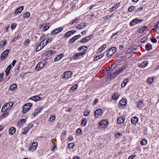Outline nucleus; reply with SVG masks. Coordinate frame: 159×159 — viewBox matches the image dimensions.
Segmentation results:
<instances>
[{"label":"nucleus","mask_w":159,"mask_h":159,"mask_svg":"<svg viewBox=\"0 0 159 159\" xmlns=\"http://www.w3.org/2000/svg\"><path fill=\"white\" fill-rule=\"evenodd\" d=\"M116 48L115 47H113L110 48L106 53L107 56L110 57L112 55L116 52Z\"/></svg>","instance_id":"obj_1"},{"label":"nucleus","mask_w":159,"mask_h":159,"mask_svg":"<svg viewBox=\"0 0 159 159\" xmlns=\"http://www.w3.org/2000/svg\"><path fill=\"white\" fill-rule=\"evenodd\" d=\"M72 74V72L71 71H69L65 72L62 75V78L67 80L71 77Z\"/></svg>","instance_id":"obj_2"},{"label":"nucleus","mask_w":159,"mask_h":159,"mask_svg":"<svg viewBox=\"0 0 159 159\" xmlns=\"http://www.w3.org/2000/svg\"><path fill=\"white\" fill-rule=\"evenodd\" d=\"M32 104L31 103L28 104H25L23 106L22 109V113L25 114L26 113V111H29L30 108Z\"/></svg>","instance_id":"obj_3"},{"label":"nucleus","mask_w":159,"mask_h":159,"mask_svg":"<svg viewBox=\"0 0 159 159\" xmlns=\"http://www.w3.org/2000/svg\"><path fill=\"white\" fill-rule=\"evenodd\" d=\"M38 143L37 142H33L29 147V150L30 151H34L36 149Z\"/></svg>","instance_id":"obj_4"},{"label":"nucleus","mask_w":159,"mask_h":159,"mask_svg":"<svg viewBox=\"0 0 159 159\" xmlns=\"http://www.w3.org/2000/svg\"><path fill=\"white\" fill-rule=\"evenodd\" d=\"M86 52V51H84L82 52H78L75 54L73 57V59H78L80 58L81 56L85 55Z\"/></svg>","instance_id":"obj_5"},{"label":"nucleus","mask_w":159,"mask_h":159,"mask_svg":"<svg viewBox=\"0 0 159 159\" xmlns=\"http://www.w3.org/2000/svg\"><path fill=\"white\" fill-rule=\"evenodd\" d=\"M9 51L10 50L9 49H7L1 55L0 60H3L7 56Z\"/></svg>","instance_id":"obj_6"},{"label":"nucleus","mask_w":159,"mask_h":159,"mask_svg":"<svg viewBox=\"0 0 159 159\" xmlns=\"http://www.w3.org/2000/svg\"><path fill=\"white\" fill-rule=\"evenodd\" d=\"M108 125V123L107 121L104 120L100 121L98 125L99 128H103L107 127Z\"/></svg>","instance_id":"obj_7"},{"label":"nucleus","mask_w":159,"mask_h":159,"mask_svg":"<svg viewBox=\"0 0 159 159\" xmlns=\"http://www.w3.org/2000/svg\"><path fill=\"white\" fill-rule=\"evenodd\" d=\"M45 63H43L42 61L39 62L36 65L35 67V69L36 70H39L42 69L44 66Z\"/></svg>","instance_id":"obj_8"},{"label":"nucleus","mask_w":159,"mask_h":159,"mask_svg":"<svg viewBox=\"0 0 159 159\" xmlns=\"http://www.w3.org/2000/svg\"><path fill=\"white\" fill-rule=\"evenodd\" d=\"M56 52L54 50H50L45 52V55L46 56L49 57L55 53Z\"/></svg>","instance_id":"obj_9"},{"label":"nucleus","mask_w":159,"mask_h":159,"mask_svg":"<svg viewBox=\"0 0 159 159\" xmlns=\"http://www.w3.org/2000/svg\"><path fill=\"white\" fill-rule=\"evenodd\" d=\"M92 35L85 37L82 39L80 41L81 43H85L89 40L92 37Z\"/></svg>","instance_id":"obj_10"},{"label":"nucleus","mask_w":159,"mask_h":159,"mask_svg":"<svg viewBox=\"0 0 159 159\" xmlns=\"http://www.w3.org/2000/svg\"><path fill=\"white\" fill-rule=\"evenodd\" d=\"M102 110L101 109H98L96 110L94 112V116L96 117H98L102 114Z\"/></svg>","instance_id":"obj_11"},{"label":"nucleus","mask_w":159,"mask_h":159,"mask_svg":"<svg viewBox=\"0 0 159 159\" xmlns=\"http://www.w3.org/2000/svg\"><path fill=\"white\" fill-rule=\"evenodd\" d=\"M76 32L75 30H72L67 32L65 34V37L68 38L72 35L74 34Z\"/></svg>","instance_id":"obj_12"},{"label":"nucleus","mask_w":159,"mask_h":159,"mask_svg":"<svg viewBox=\"0 0 159 159\" xmlns=\"http://www.w3.org/2000/svg\"><path fill=\"white\" fill-rule=\"evenodd\" d=\"M127 100L126 99H122L120 102L119 104L122 107H124L126 105Z\"/></svg>","instance_id":"obj_13"},{"label":"nucleus","mask_w":159,"mask_h":159,"mask_svg":"<svg viewBox=\"0 0 159 159\" xmlns=\"http://www.w3.org/2000/svg\"><path fill=\"white\" fill-rule=\"evenodd\" d=\"M138 121V118L137 117H132L131 120V123L134 125L137 123Z\"/></svg>","instance_id":"obj_14"},{"label":"nucleus","mask_w":159,"mask_h":159,"mask_svg":"<svg viewBox=\"0 0 159 159\" xmlns=\"http://www.w3.org/2000/svg\"><path fill=\"white\" fill-rule=\"evenodd\" d=\"M30 99L34 101L35 102L38 101L39 100H40L41 98L39 97L38 95L31 97L30 98Z\"/></svg>","instance_id":"obj_15"},{"label":"nucleus","mask_w":159,"mask_h":159,"mask_svg":"<svg viewBox=\"0 0 159 159\" xmlns=\"http://www.w3.org/2000/svg\"><path fill=\"white\" fill-rule=\"evenodd\" d=\"M148 63V61H145L139 65V66L141 68H143L147 65Z\"/></svg>","instance_id":"obj_16"},{"label":"nucleus","mask_w":159,"mask_h":159,"mask_svg":"<svg viewBox=\"0 0 159 159\" xmlns=\"http://www.w3.org/2000/svg\"><path fill=\"white\" fill-rule=\"evenodd\" d=\"M23 7L24 6H20L19 7V8H17L15 11V14H19L21 13V12L22 11L23 9Z\"/></svg>","instance_id":"obj_17"},{"label":"nucleus","mask_w":159,"mask_h":159,"mask_svg":"<svg viewBox=\"0 0 159 159\" xmlns=\"http://www.w3.org/2000/svg\"><path fill=\"white\" fill-rule=\"evenodd\" d=\"M86 25V24L85 23H82L76 26V28L78 29H81L83 28Z\"/></svg>","instance_id":"obj_18"},{"label":"nucleus","mask_w":159,"mask_h":159,"mask_svg":"<svg viewBox=\"0 0 159 159\" xmlns=\"http://www.w3.org/2000/svg\"><path fill=\"white\" fill-rule=\"evenodd\" d=\"M16 131V129L14 127H11L9 130V134L13 135L15 133Z\"/></svg>","instance_id":"obj_19"},{"label":"nucleus","mask_w":159,"mask_h":159,"mask_svg":"<svg viewBox=\"0 0 159 159\" xmlns=\"http://www.w3.org/2000/svg\"><path fill=\"white\" fill-rule=\"evenodd\" d=\"M120 96V94H119L118 93H115L112 94V98L114 100H116Z\"/></svg>","instance_id":"obj_20"},{"label":"nucleus","mask_w":159,"mask_h":159,"mask_svg":"<svg viewBox=\"0 0 159 159\" xmlns=\"http://www.w3.org/2000/svg\"><path fill=\"white\" fill-rule=\"evenodd\" d=\"M26 122V120L25 119H22L18 122V125H19L20 127H21L23 126L24 123Z\"/></svg>","instance_id":"obj_21"},{"label":"nucleus","mask_w":159,"mask_h":159,"mask_svg":"<svg viewBox=\"0 0 159 159\" xmlns=\"http://www.w3.org/2000/svg\"><path fill=\"white\" fill-rule=\"evenodd\" d=\"M125 121V118L121 117L118 118L117 120V122L118 124H121L123 123Z\"/></svg>","instance_id":"obj_22"},{"label":"nucleus","mask_w":159,"mask_h":159,"mask_svg":"<svg viewBox=\"0 0 159 159\" xmlns=\"http://www.w3.org/2000/svg\"><path fill=\"white\" fill-rule=\"evenodd\" d=\"M11 65H10L7 67V68L5 71L6 76L8 75H9V72H10V69H11Z\"/></svg>","instance_id":"obj_23"},{"label":"nucleus","mask_w":159,"mask_h":159,"mask_svg":"<svg viewBox=\"0 0 159 159\" xmlns=\"http://www.w3.org/2000/svg\"><path fill=\"white\" fill-rule=\"evenodd\" d=\"M119 4L120 3H116V5H115L114 6H113L110 9V12H112L114 10H115L116 8H117L119 7Z\"/></svg>","instance_id":"obj_24"},{"label":"nucleus","mask_w":159,"mask_h":159,"mask_svg":"<svg viewBox=\"0 0 159 159\" xmlns=\"http://www.w3.org/2000/svg\"><path fill=\"white\" fill-rule=\"evenodd\" d=\"M128 82V78L124 79L121 84L122 87H125Z\"/></svg>","instance_id":"obj_25"},{"label":"nucleus","mask_w":159,"mask_h":159,"mask_svg":"<svg viewBox=\"0 0 159 159\" xmlns=\"http://www.w3.org/2000/svg\"><path fill=\"white\" fill-rule=\"evenodd\" d=\"M136 49H131V48H129L125 52V53L129 54L130 53H133L134 52V51Z\"/></svg>","instance_id":"obj_26"},{"label":"nucleus","mask_w":159,"mask_h":159,"mask_svg":"<svg viewBox=\"0 0 159 159\" xmlns=\"http://www.w3.org/2000/svg\"><path fill=\"white\" fill-rule=\"evenodd\" d=\"M14 104V102H10L5 104L7 105V107H8V110L9 108H11Z\"/></svg>","instance_id":"obj_27"},{"label":"nucleus","mask_w":159,"mask_h":159,"mask_svg":"<svg viewBox=\"0 0 159 159\" xmlns=\"http://www.w3.org/2000/svg\"><path fill=\"white\" fill-rule=\"evenodd\" d=\"M143 101L140 100L139 101L137 102V107L140 108L142 107L143 105Z\"/></svg>","instance_id":"obj_28"},{"label":"nucleus","mask_w":159,"mask_h":159,"mask_svg":"<svg viewBox=\"0 0 159 159\" xmlns=\"http://www.w3.org/2000/svg\"><path fill=\"white\" fill-rule=\"evenodd\" d=\"M145 30V27H143L142 28H139L138 29L137 31L138 33H143Z\"/></svg>","instance_id":"obj_29"},{"label":"nucleus","mask_w":159,"mask_h":159,"mask_svg":"<svg viewBox=\"0 0 159 159\" xmlns=\"http://www.w3.org/2000/svg\"><path fill=\"white\" fill-rule=\"evenodd\" d=\"M17 85L15 84H13L10 87L9 89L11 91H13L17 88Z\"/></svg>","instance_id":"obj_30"},{"label":"nucleus","mask_w":159,"mask_h":159,"mask_svg":"<svg viewBox=\"0 0 159 159\" xmlns=\"http://www.w3.org/2000/svg\"><path fill=\"white\" fill-rule=\"evenodd\" d=\"M63 54H60L57 55V57H59V59H58V57H56L54 59V61H57L60 60L61 58L63 57Z\"/></svg>","instance_id":"obj_31"},{"label":"nucleus","mask_w":159,"mask_h":159,"mask_svg":"<svg viewBox=\"0 0 159 159\" xmlns=\"http://www.w3.org/2000/svg\"><path fill=\"white\" fill-rule=\"evenodd\" d=\"M146 49L147 51H149L152 48L151 45L149 43H148L145 46Z\"/></svg>","instance_id":"obj_32"},{"label":"nucleus","mask_w":159,"mask_h":159,"mask_svg":"<svg viewBox=\"0 0 159 159\" xmlns=\"http://www.w3.org/2000/svg\"><path fill=\"white\" fill-rule=\"evenodd\" d=\"M87 120L84 118L82 120L81 122V125L82 126H85L86 125Z\"/></svg>","instance_id":"obj_33"},{"label":"nucleus","mask_w":159,"mask_h":159,"mask_svg":"<svg viewBox=\"0 0 159 159\" xmlns=\"http://www.w3.org/2000/svg\"><path fill=\"white\" fill-rule=\"evenodd\" d=\"M81 36V35L80 34H79L78 35H77L74 36L72 38L71 40H73V41L71 42L72 43H73L76 40L78 39V38H80Z\"/></svg>","instance_id":"obj_34"},{"label":"nucleus","mask_w":159,"mask_h":159,"mask_svg":"<svg viewBox=\"0 0 159 159\" xmlns=\"http://www.w3.org/2000/svg\"><path fill=\"white\" fill-rule=\"evenodd\" d=\"M55 119V114L51 115L49 119V121L50 122H52Z\"/></svg>","instance_id":"obj_35"},{"label":"nucleus","mask_w":159,"mask_h":159,"mask_svg":"<svg viewBox=\"0 0 159 159\" xmlns=\"http://www.w3.org/2000/svg\"><path fill=\"white\" fill-rule=\"evenodd\" d=\"M50 39L49 38H47L44 40H43V41H42L41 42V43L42 42H44V41H45V44L44 46H42V48H43L47 43H50L51 42H50Z\"/></svg>","instance_id":"obj_36"},{"label":"nucleus","mask_w":159,"mask_h":159,"mask_svg":"<svg viewBox=\"0 0 159 159\" xmlns=\"http://www.w3.org/2000/svg\"><path fill=\"white\" fill-rule=\"evenodd\" d=\"M7 105H4L2 107L1 111L2 112H4L7 110H8V107H7Z\"/></svg>","instance_id":"obj_37"},{"label":"nucleus","mask_w":159,"mask_h":159,"mask_svg":"<svg viewBox=\"0 0 159 159\" xmlns=\"http://www.w3.org/2000/svg\"><path fill=\"white\" fill-rule=\"evenodd\" d=\"M147 143V141L146 139H143L140 142V144L142 145H145Z\"/></svg>","instance_id":"obj_38"},{"label":"nucleus","mask_w":159,"mask_h":159,"mask_svg":"<svg viewBox=\"0 0 159 159\" xmlns=\"http://www.w3.org/2000/svg\"><path fill=\"white\" fill-rule=\"evenodd\" d=\"M30 16V14L29 12H26L24 14L23 17L25 18H27Z\"/></svg>","instance_id":"obj_39"},{"label":"nucleus","mask_w":159,"mask_h":159,"mask_svg":"<svg viewBox=\"0 0 159 159\" xmlns=\"http://www.w3.org/2000/svg\"><path fill=\"white\" fill-rule=\"evenodd\" d=\"M137 19H134L132 20L130 23L129 25L130 26H133L137 24V22L136 21Z\"/></svg>","instance_id":"obj_40"},{"label":"nucleus","mask_w":159,"mask_h":159,"mask_svg":"<svg viewBox=\"0 0 159 159\" xmlns=\"http://www.w3.org/2000/svg\"><path fill=\"white\" fill-rule=\"evenodd\" d=\"M78 87V85L77 84H75L70 89V90L72 91H75L77 88Z\"/></svg>","instance_id":"obj_41"},{"label":"nucleus","mask_w":159,"mask_h":159,"mask_svg":"<svg viewBox=\"0 0 159 159\" xmlns=\"http://www.w3.org/2000/svg\"><path fill=\"white\" fill-rule=\"evenodd\" d=\"M156 32L157 34H159V21L157 22L156 28Z\"/></svg>","instance_id":"obj_42"},{"label":"nucleus","mask_w":159,"mask_h":159,"mask_svg":"<svg viewBox=\"0 0 159 159\" xmlns=\"http://www.w3.org/2000/svg\"><path fill=\"white\" fill-rule=\"evenodd\" d=\"M58 33H59L58 31H57V30L56 29L54 30H52L51 31V34L52 35H56Z\"/></svg>","instance_id":"obj_43"},{"label":"nucleus","mask_w":159,"mask_h":159,"mask_svg":"<svg viewBox=\"0 0 159 159\" xmlns=\"http://www.w3.org/2000/svg\"><path fill=\"white\" fill-rule=\"evenodd\" d=\"M42 43L41 42L39 45L37 46L36 49V51L37 52H38L41 49H42L43 48H42V47H41V46Z\"/></svg>","instance_id":"obj_44"},{"label":"nucleus","mask_w":159,"mask_h":159,"mask_svg":"<svg viewBox=\"0 0 159 159\" xmlns=\"http://www.w3.org/2000/svg\"><path fill=\"white\" fill-rule=\"evenodd\" d=\"M110 75V77L111 79L114 78L117 75V74L114 72L113 73L111 74Z\"/></svg>","instance_id":"obj_45"},{"label":"nucleus","mask_w":159,"mask_h":159,"mask_svg":"<svg viewBox=\"0 0 159 159\" xmlns=\"http://www.w3.org/2000/svg\"><path fill=\"white\" fill-rule=\"evenodd\" d=\"M82 130L80 128L77 129L76 131V134L77 135H79L81 134Z\"/></svg>","instance_id":"obj_46"},{"label":"nucleus","mask_w":159,"mask_h":159,"mask_svg":"<svg viewBox=\"0 0 159 159\" xmlns=\"http://www.w3.org/2000/svg\"><path fill=\"white\" fill-rule=\"evenodd\" d=\"M23 130V131H22V134L23 135L26 134L29 131V130L26 127Z\"/></svg>","instance_id":"obj_47"},{"label":"nucleus","mask_w":159,"mask_h":159,"mask_svg":"<svg viewBox=\"0 0 159 159\" xmlns=\"http://www.w3.org/2000/svg\"><path fill=\"white\" fill-rule=\"evenodd\" d=\"M135 9V7L134 6H131L129 7V8L128 10L129 12H131L134 10Z\"/></svg>","instance_id":"obj_48"},{"label":"nucleus","mask_w":159,"mask_h":159,"mask_svg":"<svg viewBox=\"0 0 159 159\" xmlns=\"http://www.w3.org/2000/svg\"><path fill=\"white\" fill-rule=\"evenodd\" d=\"M106 46L105 45L102 46L100 48L98 49V50L100 52L102 51L104 49L106 48Z\"/></svg>","instance_id":"obj_49"},{"label":"nucleus","mask_w":159,"mask_h":159,"mask_svg":"<svg viewBox=\"0 0 159 159\" xmlns=\"http://www.w3.org/2000/svg\"><path fill=\"white\" fill-rule=\"evenodd\" d=\"M90 114V111H85L83 113L84 116H87Z\"/></svg>","instance_id":"obj_50"},{"label":"nucleus","mask_w":159,"mask_h":159,"mask_svg":"<svg viewBox=\"0 0 159 159\" xmlns=\"http://www.w3.org/2000/svg\"><path fill=\"white\" fill-rule=\"evenodd\" d=\"M84 48H86V49H84V51H85L87 50L88 48L87 46H81L78 49V51H81L82 49H84Z\"/></svg>","instance_id":"obj_51"},{"label":"nucleus","mask_w":159,"mask_h":159,"mask_svg":"<svg viewBox=\"0 0 159 159\" xmlns=\"http://www.w3.org/2000/svg\"><path fill=\"white\" fill-rule=\"evenodd\" d=\"M30 40L29 39H27L25 40V41L24 42L23 44L25 45H28L30 43Z\"/></svg>","instance_id":"obj_52"},{"label":"nucleus","mask_w":159,"mask_h":159,"mask_svg":"<svg viewBox=\"0 0 159 159\" xmlns=\"http://www.w3.org/2000/svg\"><path fill=\"white\" fill-rule=\"evenodd\" d=\"M16 23H13L11 25V29L13 30H14L16 27Z\"/></svg>","instance_id":"obj_53"},{"label":"nucleus","mask_w":159,"mask_h":159,"mask_svg":"<svg viewBox=\"0 0 159 159\" xmlns=\"http://www.w3.org/2000/svg\"><path fill=\"white\" fill-rule=\"evenodd\" d=\"M153 79L150 78H148L147 80V82L149 84H152L153 82Z\"/></svg>","instance_id":"obj_54"},{"label":"nucleus","mask_w":159,"mask_h":159,"mask_svg":"<svg viewBox=\"0 0 159 159\" xmlns=\"http://www.w3.org/2000/svg\"><path fill=\"white\" fill-rule=\"evenodd\" d=\"M43 108L42 107H38V108H37L36 110V114H38L40 112Z\"/></svg>","instance_id":"obj_55"},{"label":"nucleus","mask_w":159,"mask_h":159,"mask_svg":"<svg viewBox=\"0 0 159 159\" xmlns=\"http://www.w3.org/2000/svg\"><path fill=\"white\" fill-rule=\"evenodd\" d=\"M68 145L69 147L73 148L74 146V144L73 143H71L68 144Z\"/></svg>","instance_id":"obj_56"},{"label":"nucleus","mask_w":159,"mask_h":159,"mask_svg":"<svg viewBox=\"0 0 159 159\" xmlns=\"http://www.w3.org/2000/svg\"><path fill=\"white\" fill-rule=\"evenodd\" d=\"M8 115V112H5L1 116V117L2 118H4V117H7Z\"/></svg>","instance_id":"obj_57"},{"label":"nucleus","mask_w":159,"mask_h":159,"mask_svg":"<svg viewBox=\"0 0 159 159\" xmlns=\"http://www.w3.org/2000/svg\"><path fill=\"white\" fill-rule=\"evenodd\" d=\"M49 26H44L43 29V31H45L49 28Z\"/></svg>","instance_id":"obj_58"},{"label":"nucleus","mask_w":159,"mask_h":159,"mask_svg":"<svg viewBox=\"0 0 159 159\" xmlns=\"http://www.w3.org/2000/svg\"><path fill=\"white\" fill-rule=\"evenodd\" d=\"M78 20V19L76 18L74 20H72L70 22V23L71 25H72L74 24V23L76 22L77 20Z\"/></svg>","instance_id":"obj_59"},{"label":"nucleus","mask_w":159,"mask_h":159,"mask_svg":"<svg viewBox=\"0 0 159 159\" xmlns=\"http://www.w3.org/2000/svg\"><path fill=\"white\" fill-rule=\"evenodd\" d=\"M151 40L152 43H156L157 41V40L155 38H151Z\"/></svg>","instance_id":"obj_60"},{"label":"nucleus","mask_w":159,"mask_h":159,"mask_svg":"<svg viewBox=\"0 0 159 159\" xmlns=\"http://www.w3.org/2000/svg\"><path fill=\"white\" fill-rule=\"evenodd\" d=\"M56 29L57 31H58V33L61 32L63 30V28L62 27H58Z\"/></svg>","instance_id":"obj_61"},{"label":"nucleus","mask_w":159,"mask_h":159,"mask_svg":"<svg viewBox=\"0 0 159 159\" xmlns=\"http://www.w3.org/2000/svg\"><path fill=\"white\" fill-rule=\"evenodd\" d=\"M126 65H124L121 68L119 69L121 70L122 72V71L126 67Z\"/></svg>","instance_id":"obj_62"},{"label":"nucleus","mask_w":159,"mask_h":159,"mask_svg":"<svg viewBox=\"0 0 159 159\" xmlns=\"http://www.w3.org/2000/svg\"><path fill=\"white\" fill-rule=\"evenodd\" d=\"M33 126V124H30L28 125L27 127H26V128H27V129L29 130L31 128H32Z\"/></svg>","instance_id":"obj_63"},{"label":"nucleus","mask_w":159,"mask_h":159,"mask_svg":"<svg viewBox=\"0 0 159 159\" xmlns=\"http://www.w3.org/2000/svg\"><path fill=\"white\" fill-rule=\"evenodd\" d=\"M115 72L116 74H117V75L122 72L121 70L119 69L118 70H116Z\"/></svg>","instance_id":"obj_64"}]
</instances>
